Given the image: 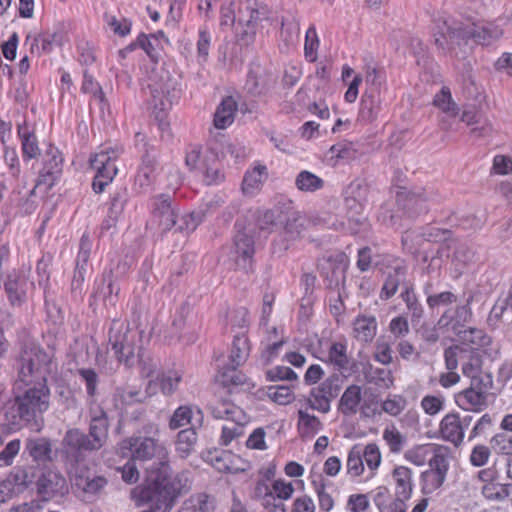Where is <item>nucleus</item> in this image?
<instances>
[{
    "label": "nucleus",
    "mask_w": 512,
    "mask_h": 512,
    "mask_svg": "<svg viewBox=\"0 0 512 512\" xmlns=\"http://www.w3.org/2000/svg\"><path fill=\"white\" fill-rule=\"evenodd\" d=\"M182 476L174 474L165 461L156 468L148 469L147 481L132 490L136 506L149 504V509L141 512H170L182 492Z\"/></svg>",
    "instance_id": "1"
},
{
    "label": "nucleus",
    "mask_w": 512,
    "mask_h": 512,
    "mask_svg": "<svg viewBox=\"0 0 512 512\" xmlns=\"http://www.w3.org/2000/svg\"><path fill=\"white\" fill-rule=\"evenodd\" d=\"M502 31L495 25L485 26L464 25L454 20L438 22L434 32L435 44L443 51L453 50L461 41L473 39L476 43L485 45L498 39Z\"/></svg>",
    "instance_id": "2"
},
{
    "label": "nucleus",
    "mask_w": 512,
    "mask_h": 512,
    "mask_svg": "<svg viewBox=\"0 0 512 512\" xmlns=\"http://www.w3.org/2000/svg\"><path fill=\"white\" fill-rule=\"evenodd\" d=\"M18 380L24 385L47 383L57 368L52 353L35 343H26L19 354Z\"/></svg>",
    "instance_id": "3"
},
{
    "label": "nucleus",
    "mask_w": 512,
    "mask_h": 512,
    "mask_svg": "<svg viewBox=\"0 0 512 512\" xmlns=\"http://www.w3.org/2000/svg\"><path fill=\"white\" fill-rule=\"evenodd\" d=\"M143 332L131 328L128 323L114 320L109 329L108 344L120 363L133 366L136 355L143 350L141 346Z\"/></svg>",
    "instance_id": "4"
},
{
    "label": "nucleus",
    "mask_w": 512,
    "mask_h": 512,
    "mask_svg": "<svg viewBox=\"0 0 512 512\" xmlns=\"http://www.w3.org/2000/svg\"><path fill=\"white\" fill-rule=\"evenodd\" d=\"M267 6L257 0H239L238 24L235 27L236 41L240 46L248 47L255 42L258 24L267 19Z\"/></svg>",
    "instance_id": "5"
},
{
    "label": "nucleus",
    "mask_w": 512,
    "mask_h": 512,
    "mask_svg": "<svg viewBox=\"0 0 512 512\" xmlns=\"http://www.w3.org/2000/svg\"><path fill=\"white\" fill-rule=\"evenodd\" d=\"M26 390L15 397V406L21 420L36 422L50 407V388L48 383L25 385Z\"/></svg>",
    "instance_id": "6"
},
{
    "label": "nucleus",
    "mask_w": 512,
    "mask_h": 512,
    "mask_svg": "<svg viewBox=\"0 0 512 512\" xmlns=\"http://www.w3.org/2000/svg\"><path fill=\"white\" fill-rule=\"evenodd\" d=\"M122 153L121 147L105 146L100 147L99 151L90 157V167L96 172L92 182V189L96 194L104 192L117 175L118 168L115 162Z\"/></svg>",
    "instance_id": "7"
},
{
    "label": "nucleus",
    "mask_w": 512,
    "mask_h": 512,
    "mask_svg": "<svg viewBox=\"0 0 512 512\" xmlns=\"http://www.w3.org/2000/svg\"><path fill=\"white\" fill-rule=\"evenodd\" d=\"M127 449L131 453V458L139 463L153 461L149 464L146 470V479L148 477V469L156 468L160 462L165 463L170 467L167 452L165 448L158 443L153 437L146 436H132L122 442V450Z\"/></svg>",
    "instance_id": "8"
},
{
    "label": "nucleus",
    "mask_w": 512,
    "mask_h": 512,
    "mask_svg": "<svg viewBox=\"0 0 512 512\" xmlns=\"http://www.w3.org/2000/svg\"><path fill=\"white\" fill-rule=\"evenodd\" d=\"M340 390L341 384L339 377H328L311 390L308 399L310 408L321 413H328L331 409L332 400L338 396Z\"/></svg>",
    "instance_id": "9"
},
{
    "label": "nucleus",
    "mask_w": 512,
    "mask_h": 512,
    "mask_svg": "<svg viewBox=\"0 0 512 512\" xmlns=\"http://www.w3.org/2000/svg\"><path fill=\"white\" fill-rule=\"evenodd\" d=\"M152 221L162 232L170 231L176 224L177 208L171 196L159 194L150 201Z\"/></svg>",
    "instance_id": "10"
},
{
    "label": "nucleus",
    "mask_w": 512,
    "mask_h": 512,
    "mask_svg": "<svg viewBox=\"0 0 512 512\" xmlns=\"http://www.w3.org/2000/svg\"><path fill=\"white\" fill-rule=\"evenodd\" d=\"M276 76L259 64H253L247 74L245 89L253 96L268 94L276 85Z\"/></svg>",
    "instance_id": "11"
},
{
    "label": "nucleus",
    "mask_w": 512,
    "mask_h": 512,
    "mask_svg": "<svg viewBox=\"0 0 512 512\" xmlns=\"http://www.w3.org/2000/svg\"><path fill=\"white\" fill-rule=\"evenodd\" d=\"M236 266L248 272L253 267L255 254V241L253 235L246 231H239L234 237L233 252Z\"/></svg>",
    "instance_id": "12"
},
{
    "label": "nucleus",
    "mask_w": 512,
    "mask_h": 512,
    "mask_svg": "<svg viewBox=\"0 0 512 512\" xmlns=\"http://www.w3.org/2000/svg\"><path fill=\"white\" fill-rule=\"evenodd\" d=\"M37 493L45 501L56 495H62L66 489V480L54 470L43 471L36 481Z\"/></svg>",
    "instance_id": "13"
},
{
    "label": "nucleus",
    "mask_w": 512,
    "mask_h": 512,
    "mask_svg": "<svg viewBox=\"0 0 512 512\" xmlns=\"http://www.w3.org/2000/svg\"><path fill=\"white\" fill-rule=\"evenodd\" d=\"M72 482L78 490L90 495L98 494L107 485V479L104 476L96 475L83 466L75 469Z\"/></svg>",
    "instance_id": "14"
},
{
    "label": "nucleus",
    "mask_w": 512,
    "mask_h": 512,
    "mask_svg": "<svg viewBox=\"0 0 512 512\" xmlns=\"http://www.w3.org/2000/svg\"><path fill=\"white\" fill-rule=\"evenodd\" d=\"M483 384L470 386L455 395V402L459 408L466 411H481L486 407L487 395L483 390Z\"/></svg>",
    "instance_id": "15"
},
{
    "label": "nucleus",
    "mask_w": 512,
    "mask_h": 512,
    "mask_svg": "<svg viewBox=\"0 0 512 512\" xmlns=\"http://www.w3.org/2000/svg\"><path fill=\"white\" fill-rule=\"evenodd\" d=\"M202 410L196 406H179L169 420V428L176 430L190 425V428H200L203 425Z\"/></svg>",
    "instance_id": "16"
},
{
    "label": "nucleus",
    "mask_w": 512,
    "mask_h": 512,
    "mask_svg": "<svg viewBox=\"0 0 512 512\" xmlns=\"http://www.w3.org/2000/svg\"><path fill=\"white\" fill-rule=\"evenodd\" d=\"M435 199V194L426 189H417L410 192H400L397 195L399 203L403 202L404 209L413 214H420L428 210V202Z\"/></svg>",
    "instance_id": "17"
},
{
    "label": "nucleus",
    "mask_w": 512,
    "mask_h": 512,
    "mask_svg": "<svg viewBox=\"0 0 512 512\" xmlns=\"http://www.w3.org/2000/svg\"><path fill=\"white\" fill-rule=\"evenodd\" d=\"M368 188L360 181L351 182L346 189L345 207L346 216L364 213L367 202Z\"/></svg>",
    "instance_id": "18"
},
{
    "label": "nucleus",
    "mask_w": 512,
    "mask_h": 512,
    "mask_svg": "<svg viewBox=\"0 0 512 512\" xmlns=\"http://www.w3.org/2000/svg\"><path fill=\"white\" fill-rule=\"evenodd\" d=\"M381 104L380 90L377 88L366 89L360 102L359 119L365 123L376 120L381 111Z\"/></svg>",
    "instance_id": "19"
},
{
    "label": "nucleus",
    "mask_w": 512,
    "mask_h": 512,
    "mask_svg": "<svg viewBox=\"0 0 512 512\" xmlns=\"http://www.w3.org/2000/svg\"><path fill=\"white\" fill-rule=\"evenodd\" d=\"M472 313L469 306V301L464 305H459L455 308H447L440 316L437 324L440 328L451 327L453 331H457L463 327L465 323L469 322Z\"/></svg>",
    "instance_id": "20"
},
{
    "label": "nucleus",
    "mask_w": 512,
    "mask_h": 512,
    "mask_svg": "<svg viewBox=\"0 0 512 512\" xmlns=\"http://www.w3.org/2000/svg\"><path fill=\"white\" fill-rule=\"evenodd\" d=\"M461 423L457 413L445 415L440 422L439 431L442 438L451 442L455 447H459L464 440L465 432Z\"/></svg>",
    "instance_id": "21"
},
{
    "label": "nucleus",
    "mask_w": 512,
    "mask_h": 512,
    "mask_svg": "<svg viewBox=\"0 0 512 512\" xmlns=\"http://www.w3.org/2000/svg\"><path fill=\"white\" fill-rule=\"evenodd\" d=\"M433 105L445 114L440 120L441 128L450 130L451 122L449 119H455L459 111L457 104L452 99L450 89L442 87L440 92L434 96Z\"/></svg>",
    "instance_id": "22"
},
{
    "label": "nucleus",
    "mask_w": 512,
    "mask_h": 512,
    "mask_svg": "<svg viewBox=\"0 0 512 512\" xmlns=\"http://www.w3.org/2000/svg\"><path fill=\"white\" fill-rule=\"evenodd\" d=\"M29 282L24 275L12 273L4 282L5 292L13 306H20L26 301Z\"/></svg>",
    "instance_id": "23"
},
{
    "label": "nucleus",
    "mask_w": 512,
    "mask_h": 512,
    "mask_svg": "<svg viewBox=\"0 0 512 512\" xmlns=\"http://www.w3.org/2000/svg\"><path fill=\"white\" fill-rule=\"evenodd\" d=\"M108 427V418L104 411L99 410L91 416L89 434L87 436L90 437V442L92 443L91 446L94 450L100 449L106 443L108 438Z\"/></svg>",
    "instance_id": "24"
},
{
    "label": "nucleus",
    "mask_w": 512,
    "mask_h": 512,
    "mask_svg": "<svg viewBox=\"0 0 512 512\" xmlns=\"http://www.w3.org/2000/svg\"><path fill=\"white\" fill-rule=\"evenodd\" d=\"M205 185H219L225 180L222 166L214 153L203 155L202 165L199 169Z\"/></svg>",
    "instance_id": "25"
},
{
    "label": "nucleus",
    "mask_w": 512,
    "mask_h": 512,
    "mask_svg": "<svg viewBox=\"0 0 512 512\" xmlns=\"http://www.w3.org/2000/svg\"><path fill=\"white\" fill-rule=\"evenodd\" d=\"M461 358V370L463 375L469 378L474 385L483 384V362L480 353L474 349H466Z\"/></svg>",
    "instance_id": "26"
},
{
    "label": "nucleus",
    "mask_w": 512,
    "mask_h": 512,
    "mask_svg": "<svg viewBox=\"0 0 512 512\" xmlns=\"http://www.w3.org/2000/svg\"><path fill=\"white\" fill-rule=\"evenodd\" d=\"M377 319L374 315L360 314L353 321V336L362 343H370L377 334Z\"/></svg>",
    "instance_id": "27"
},
{
    "label": "nucleus",
    "mask_w": 512,
    "mask_h": 512,
    "mask_svg": "<svg viewBox=\"0 0 512 512\" xmlns=\"http://www.w3.org/2000/svg\"><path fill=\"white\" fill-rule=\"evenodd\" d=\"M396 497L409 499L413 492V471L406 466H396L392 471Z\"/></svg>",
    "instance_id": "28"
},
{
    "label": "nucleus",
    "mask_w": 512,
    "mask_h": 512,
    "mask_svg": "<svg viewBox=\"0 0 512 512\" xmlns=\"http://www.w3.org/2000/svg\"><path fill=\"white\" fill-rule=\"evenodd\" d=\"M362 400V389L356 384L349 385L338 403V410L345 416H353L358 412Z\"/></svg>",
    "instance_id": "29"
},
{
    "label": "nucleus",
    "mask_w": 512,
    "mask_h": 512,
    "mask_svg": "<svg viewBox=\"0 0 512 512\" xmlns=\"http://www.w3.org/2000/svg\"><path fill=\"white\" fill-rule=\"evenodd\" d=\"M400 297L406 305L407 314L411 322L413 324L419 323L424 316V307L419 301L413 285H404Z\"/></svg>",
    "instance_id": "30"
},
{
    "label": "nucleus",
    "mask_w": 512,
    "mask_h": 512,
    "mask_svg": "<svg viewBox=\"0 0 512 512\" xmlns=\"http://www.w3.org/2000/svg\"><path fill=\"white\" fill-rule=\"evenodd\" d=\"M18 136L21 140L22 157L24 161H30L40 155L38 140L34 131L24 125H19L17 130Z\"/></svg>",
    "instance_id": "31"
},
{
    "label": "nucleus",
    "mask_w": 512,
    "mask_h": 512,
    "mask_svg": "<svg viewBox=\"0 0 512 512\" xmlns=\"http://www.w3.org/2000/svg\"><path fill=\"white\" fill-rule=\"evenodd\" d=\"M268 178L267 167L262 164L255 165L251 170H248L243 178L242 190L245 194L253 195L261 188Z\"/></svg>",
    "instance_id": "32"
},
{
    "label": "nucleus",
    "mask_w": 512,
    "mask_h": 512,
    "mask_svg": "<svg viewBox=\"0 0 512 512\" xmlns=\"http://www.w3.org/2000/svg\"><path fill=\"white\" fill-rule=\"evenodd\" d=\"M254 495L268 512H287L285 504L276 501V498L272 495L271 485L266 481L257 482Z\"/></svg>",
    "instance_id": "33"
},
{
    "label": "nucleus",
    "mask_w": 512,
    "mask_h": 512,
    "mask_svg": "<svg viewBox=\"0 0 512 512\" xmlns=\"http://www.w3.org/2000/svg\"><path fill=\"white\" fill-rule=\"evenodd\" d=\"M237 103L233 97L228 96L222 100L214 114V125L218 129H225L230 126L235 117Z\"/></svg>",
    "instance_id": "34"
},
{
    "label": "nucleus",
    "mask_w": 512,
    "mask_h": 512,
    "mask_svg": "<svg viewBox=\"0 0 512 512\" xmlns=\"http://www.w3.org/2000/svg\"><path fill=\"white\" fill-rule=\"evenodd\" d=\"M155 170V158L149 154L142 156L141 164L135 176V185L143 190L148 189L155 181Z\"/></svg>",
    "instance_id": "35"
},
{
    "label": "nucleus",
    "mask_w": 512,
    "mask_h": 512,
    "mask_svg": "<svg viewBox=\"0 0 512 512\" xmlns=\"http://www.w3.org/2000/svg\"><path fill=\"white\" fill-rule=\"evenodd\" d=\"M205 459L219 472L236 473L239 470L234 465L235 456L227 451L215 450L208 452Z\"/></svg>",
    "instance_id": "36"
},
{
    "label": "nucleus",
    "mask_w": 512,
    "mask_h": 512,
    "mask_svg": "<svg viewBox=\"0 0 512 512\" xmlns=\"http://www.w3.org/2000/svg\"><path fill=\"white\" fill-rule=\"evenodd\" d=\"M214 500L206 493H197L186 499L177 512H213Z\"/></svg>",
    "instance_id": "37"
},
{
    "label": "nucleus",
    "mask_w": 512,
    "mask_h": 512,
    "mask_svg": "<svg viewBox=\"0 0 512 512\" xmlns=\"http://www.w3.org/2000/svg\"><path fill=\"white\" fill-rule=\"evenodd\" d=\"M63 446L70 451H93L94 448L91 446L90 437L84 434L79 429H69L63 437Z\"/></svg>",
    "instance_id": "38"
},
{
    "label": "nucleus",
    "mask_w": 512,
    "mask_h": 512,
    "mask_svg": "<svg viewBox=\"0 0 512 512\" xmlns=\"http://www.w3.org/2000/svg\"><path fill=\"white\" fill-rule=\"evenodd\" d=\"M196 429L197 428H188L178 432L175 450L179 457L185 459L195 451L198 440Z\"/></svg>",
    "instance_id": "39"
},
{
    "label": "nucleus",
    "mask_w": 512,
    "mask_h": 512,
    "mask_svg": "<svg viewBox=\"0 0 512 512\" xmlns=\"http://www.w3.org/2000/svg\"><path fill=\"white\" fill-rule=\"evenodd\" d=\"M286 219V215L279 209L259 211L257 226L261 231L272 232L276 230Z\"/></svg>",
    "instance_id": "40"
},
{
    "label": "nucleus",
    "mask_w": 512,
    "mask_h": 512,
    "mask_svg": "<svg viewBox=\"0 0 512 512\" xmlns=\"http://www.w3.org/2000/svg\"><path fill=\"white\" fill-rule=\"evenodd\" d=\"M211 413L216 419L230 420L231 422H242L244 419L243 410L228 401H219L211 406Z\"/></svg>",
    "instance_id": "41"
},
{
    "label": "nucleus",
    "mask_w": 512,
    "mask_h": 512,
    "mask_svg": "<svg viewBox=\"0 0 512 512\" xmlns=\"http://www.w3.org/2000/svg\"><path fill=\"white\" fill-rule=\"evenodd\" d=\"M250 354V343L248 337L243 333L236 335L232 342L229 355V362L234 366L243 365Z\"/></svg>",
    "instance_id": "42"
},
{
    "label": "nucleus",
    "mask_w": 512,
    "mask_h": 512,
    "mask_svg": "<svg viewBox=\"0 0 512 512\" xmlns=\"http://www.w3.org/2000/svg\"><path fill=\"white\" fill-rule=\"evenodd\" d=\"M406 276V268L404 266H396L393 272H390L382 286L380 298L388 300L395 295L399 285L404 281Z\"/></svg>",
    "instance_id": "43"
},
{
    "label": "nucleus",
    "mask_w": 512,
    "mask_h": 512,
    "mask_svg": "<svg viewBox=\"0 0 512 512\" xmlns=\"http://www.w3.org/2000/svg\"><path fill=\"white\" fill-rule=\"evenodd\" d=\"M91 249L92 240L88 233H84L80 239L75 268V277L78 276L81 280H84L87 264L91 255Z\"/></svg>",
    "instance_id": "44"
},
{
    "label": "nucleus",
    "mask_w": 512,
    "mask_h": 512,
    "mask_svg": "<svg viewBox=\"0 0 512 512\" xmlns=\"http://www.w3.org/2000/svg\"><path fill=\"white\" fill-rule=\"evenodd\" d=\"M448 456V447L435 444L427 462L429 464L428 470L447 476L449 470Z\"/></svg>",
    "instance_id": "45"
},
{
    "label": "nucleus",
    "mask_w": 512,
    "mask_h": 512,
    "mask_svg": "<svg viewBox=\"0 0 512 512\" xmlns=\"http://www.w3.org/2000/svg\"><path fill=\"white\" fill-rule=\"evenodd\" d=\"M104 26L113 34L125 37L130 34L132 22L122 15H115L112 12H105L103 15Z\"/></svg>",
    "instance_id": "46"
},
{
    "label": "nucleus",
    "mask_w": 512,
    "mask_h": 512,
    "mask_svg": "<svg viewBox=\"0 0 512 512\" xmlns=\"http://www.w3.org/2000/svg\"><path fill=\"white\" fill-rule=\"evenodd\" d=\"M295 186L299 191L313 193L324 187V180L308 170H302L295 178Z\"/></svg>",
    "instance_id": "47"
},
{
    "label": "nucleus",
    "mask_w": 512,
    "mask_h": 512,
    "mask_svg": "<svg viewBox=\"0 0 512 512\" xmlns=\"http://www.w3.org/2000/svg\"><path fill=\"white\" fill-rule=\"evenodd\" d=\"M239 366H234L233 363H228L222 367L218 373V381L226 387L230 386H243L246 383V376L238 370Z\"/></svg>",
    "instance_id": "48"
},
{
    "label": "nucleus",
    "mask_w": 512,
    "mask_h": 512,
    "mask_svg": "<svg viewBox=\"0 0 512 512\" xmlns=\"http://www.w3.org/2000/svg\"><path fill=\"white\" fill-rule=\"evenodd\" d=\"M27 450L33 460L46 462L51 460V443L46 438L32 439L27 442Z\"/></svg>",
    "instance_id": "49"
},
{
    "label": "nucleus",
    "mask_w": 512,
    "mask_h": 512,
    "mask_svg": "<svg viewBox=\"0 0 512 512\" xmlns=\"http://www.w3.org/2000/svg\"><path fill=\"white\" fill-rule=\"evenodd\" d=\"M322 424L318 417L310 415L309 413L299 410L298 412V431L302 437H312L319 430H321Z\"/></svg>",
    "instance_id": "50"
},
{
    "label": "nucleus",
    "mask_w": 512,
    "mask_h": 512,
    "mask_svg": "<svg viewBox=\"0 0 512 512\" xmlns=\"http://www.w3.org/2000/svg\"><path fill=\"white\" fill-rule=\"evenodd\" d=\"M474 251L466 244H458L452 254V264L455 270L461 274L473 261Z\"/></svg>",
    "instance_id": "51"
},
{
    "label": "nucleus",
    "mask_w": 512,
    "mask_h": 512,
    "mask_svg": "<svg viewBox=\"0 0 512 512\" xmlns=\"http://www.w3.org/2000/svg\"><path fill=\"white\" fill-rule=\"evenodd\" d=\"M362 448L360 445H354L347 456L346 469L351 477H358L364 472Z\"/></svg>",
    "instance_id": "52"
},
{
    "label": "nucleus",
    "mask_w": 512,
    "mask_h": 512,
    "mask_svg": "<svg viewBox=\"0 0 512 512\" xmlns=\"http://www.w3.org/2000/svg\"><path fill=\"white\" fill-rule=\"evenodd\" d=\"M511 484H501L497 482L486 483L482 487V495L491 501H503L510 496Z\"/></svg>",
    "instance_id": "53"
},
{
    "label": "nucleus",
    "mask_w": 512,
    "mask_h": 512,
    "mask_svg": "<svg viewBox=\"0 0 512 512\" xmlns=\"http://www.w3.org/2000/svg\"><path fill=\"white\" fill-rule=\"evenodd\" d=\"M328 360L337 367L338 370H346L349 366L347 356V346L341 342L333 343L328 351Z\"/></svg>",
    "instance_id": "54"
},
{
    "label": "nucleus",
    "mask_w": 512,
    "mask_h": 512,
    "mask_svg": "<svg viewBox=\"0 0 512 512\" xmlns=\"http://www.w3.org/2000/svg\"><path fill=\"white\" fill-rule=\"evenodd\" d=\"M445 475L440 474L439 472H433L430 470H425L421 473V490L423 494H432L436 490H438L446 480Z\"/></svg>",
    "instance_id": "55"
},
{
    "label": "nucleus",
    "mask_w": 512,
    "mask_h": 512,
    "mask_svg": "<svg viewBox=\"0 0 512 512\" xmlns=\"http://www.w3.org/2000/svg\"><path fill=\"white\" fill-rule=\"evenodd\" d=\"M128 199L129 195L126 188H120L115 190L110 195L107 213L120 219L124 212Z\"/></svg>",
    "instance_id": "56"
},
{
    "label": "nucleus",
    "mask_w": 512,
    "mask_h": 512,
    "mask_svg": "<svg viewBox=\"0 0 512 512\" xmlns=\"http://www.w3.org/2000/svg\"><path fill=\"white\" fill-rule=\"evenodd\" d=\"M346 230L353 235H360L361 237H367L370 231V223L367 215L364 213L354 214L353 216L348 215Z\"/></svg>",
    "instance_id": "57"
},
{
    "label": "nucleus",
    "mask_w": 512,
    "mask_h": 512,
    "mask_svg": "<svg viewBox=\"0 0 512 512\" xmlns=\"http://www.w3.org/2000/svg\"><path fill=\"white\" fill-rule=\"evenodd\" d=\"M434 446L435 443L415 446L405 453V458L416 466H423L428 462Z\"/></svg>",
    "instance_id": "58"
},
{
    "label": "nucleus",
    "mask_w": 512,
    "mask_h": 512,
    "mask_svg": "<svg viewBox=\"0 0 512 512\" xmlns=\"http://www.w3.org/2000/svg\"><path fill=\"white\" fill-rule=\"evenodd\" d=\"M490 447L498 455H512V435L504 430L496 433L490 439Z\"/></svg>",
    "instance_id": "59"
},
{
    "label": "nucleus",
    "mask_w": 512,
    "mask_h": 512,
    "mask_svg": "<svg viewBox=\"0 0 512 512\" xmlns=\"http://www.w3.org/2000/svg\"><path fill=\"white\" fill-rule=\"evenodd\" d=\"M212 35L206 26L200 27L198 30V39L196 43L197 58L200 63H205L209 57L211 48Z\"/></svg>",
    "instance_id": "60"
},
{
    "label": "nucleus",
    "mask_w": 512,
    "mask_h": 512,
    "mask_svg": "<svg viewBox=\"0 0 512 512\" xmlns=\"http://www.w3.org/2000/svg\"><path fill=\"white\" fill-rule=\"evenodd\" d=\"M181 380L182 375L178 371H168L157 377L161 392L164 395L173 394L177 390Z\"/></svg>",
    "instance_id": "61"
},
{
    "label": "nucleus",
    "mask_w": 512,
    "mask_h": 512,
    "mask_svg": "<svg viewBox=\"0 0 512 512\" xmlns=\"http://www.w3.org/2000/svg\"><path fill=\"white\" fill-rule=\"evenodd\" d=\"M492 455V449L490 446L484 444H476L472 447L469 455V463L471 466L480 468L485 466Z\"/></svg>",
    "instance_id": "62"
},
{
    "label": "nucleus",
    "mask_w": 512,
    "mask_h": 512,
    "mask_svg": "<svg viewBox=\"0 0 512 512\" xmlns=\"http://www.w3.org/2000/svg\"><path fill=\"white\" fill-rule=\"evenodd\" d=\"M284 231L288 239L294 240L301 236L305 229V218L293 213L291 216L286 217Z\"/></svg>",
    "instance_id": "63"
},
{
    "label": "nucleus",
    "mask_w": 512,
    "mask_h": 512,
    "mask_svg": "<svg viewBox=\"0 0 512 512\" xmlns=\"http://www.w3.org/2000/svg\"><path fill=\"white\" fill-rule=\"evenodd\" d=\"M267 395L272 401L280 405H286L294 399L293 390L287 385L270 386Z\"/></svg>",
    "instance_id": "64"
}]
</instances>
